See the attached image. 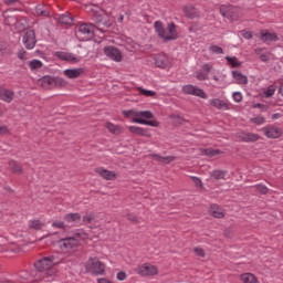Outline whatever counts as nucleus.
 Returning <instances> with one entry per match:
<instances>
[{
  "instance_id": "1a4fd4ad",
  "label": "nucleus",
  "mask_w": 283,
  "mask_h": 283,
  "mask_svg": "<svg viewBox=\"0 0 283 283\" xmlns=\"http://www.w3.org/2000/svg\"><path fill=\"white\" fill-rule=\"evenodd\" d=\"M182 92L184 94H188L190 96H198L199 98H208L207 93H205V90L199 88L191 84L182 86Z\"/></svg>"
},
{
  "instance_id": "6ab92c4d",
  "label": "nucleus",
  "mask_w": 283,
  "mask_h": 283,
  "mask_svg": "<svg viewBox=\"0 0 283 283\" xmlns=\"http://www.w3.org/2000/svg\"><path fill=\"white\" fill-rule=\"evenodd\" d=\"M209 103L212 107H216V109H223V111L231 109L230 104L227 103L226 101L220 99V98H212V99L209 101Z\"/></svg>"
},
{
  "instance_id": "aec40b11",
  "label": "nucleus",
  "mask_w": 283,
  "mask_h": 283,
  "mask_svg": "<svg viewBox=\"0 0 283 283\" xmlns=\"http://www.w3.org/2000/svg\"><path fill=\"white\" fill-rule=\"evenodd\" d=\"M239 138L242 140V143H256V140L260 138V135L255 133L242 132L239 134Z\"/></svg>"
},
{
  "instance_id": "9d476101",
  "label": "nucleus",
  "mask_w": 283,
  "mask_h": 283,
  "mask_svg": "<svg viewBox=\"0 0 283 283\" xmlns=\"http://www.w3.org/2000/svg\"><path fill=\"white\" fill-rule=\"evenodd\" d=\"M22 41L27 50H34V46L36 45V33H34V30L27 31Z\"/></svg>"
},
{
  "instance_id": "e2e57ef3",
  "label": "nucleus",
  "mask_w": 283,
  "mask_h": 283,
  "mask_svg": "<svg viewBox=\"0 0 283 283\" xmlns=\"http://www.w3.org/2000/svg\"><path fill=\"white\" fill-rule=\"evenodd\" d=\"M170 118H175L176 120H178V123L180 125H182V123H185V118L180 117V115L172 114V115H170Z\"/></svg>"
},
{
  "instance_id": "a878e982",
  "label": "nucleus",
  "mask_w": 283,
  "mask_h": 283,
  "mask_svg": "<svg viewBox=\"0 0 283 283\" xmlns=\"http://www.w3.org/2000/svg\"><path fill=\"white\" fill-rule=\"evenodd\" d=\"M240 280L243 283H260V280H258V276H255V274L251 272L240 274Z\"/></svg>"
},
{
  "instance_id": "473e14b6",
  "label": "nucleus",
  "mask_w": 283,
  "mask_h": 283,
  "mask_svg": "<svg viewBox=\"0 0 283 283\" xmlns=\"http://www.w3.org/2000/svg\"><path fill=\"white\" fill-rule=\"evenodd\" d=\"M35 13L38 17H50V8L39 4L35 7Z\"/></svg>"
},
{
  "instance_id": "774afa93",
  "label": "nucleus",
  "mask_w": 283,
  "mask_h": 283,
  "mask_svg": "<svg viewBox=\"0 0 283 283\" xmlns=\"http://www.w3.org/2000/svg\"><path fill=\"white\" fill-rule=\"evenodd\" d=\"M279 94L283 96V84H281L279 87Z\"/></svg>"
},
{
  "instance_id": "b1692460",
  "label": "nucleus",
  "mask_w": 283,
  "mask_h": 283,
  "mask_svg": "<svg viewBox=\"0 0 283 283\" xmlns=\"http://www.w3.org/2000/svg\"><path fill=\"white\" fill-rule=\"evenodd\" d=\"M106 129H108L109 134H113L114 136H119V134H123L125 132V128L120 125H115L112 122H107L105 124Z\"/></svg>"
},
{
  "instance_id": "4be33fe9",
  "label": "nucleus",
  "mask_w": 283,
  "mask_h": 283,
  "mask_svg": "<svg viewBox=\"0 0 283 283\" xmlns=\"http://www.w3.org/2000/svg\"><path fill=\"white\" fill-rule=\"evenodd\" d=\"M39 84L43 90H54V77L46 75L39 80Z\"/></svg>"
},
{
  "instance_id": "f03ea898",
  "label": "nucleus",
  "mask_w": 283,
  "mask_h": 283,
  "mask_svg": "<svg viewBox=\"0 0 283 283\" xmlns=\"http://www.w3.org/2000/svg\"><path fill=\"white\" fill-rule=\"evenodd\" d=\"M155 32L157 33V36L164 41V43H167L169 41H176L178 39V27L176 23L170 22L167 24V28L163 25L161 21H156L154 23Z\"/></svg>"
},
{
  "instance_id": "ea45409f",
  "label": "nucleus",
  "mask_w": 283,
  "mask_h": 283,
  "mask_svg": "<svg viewBox=\"0 0 283 283\" xmlns=\"http://www.w3.org/2000/svg\"><path fill=\"white\" fill-rule=\"evenodd\" d=\"M137 90L142 96H146L147 98H154V96H156V92L154 91L145 90L143 87H138Z\"/></svg>"
},
{
  "instance_id": "f257e3e1",
  "label": "nucleus",
  "mask_w": 283,
  "mask_h": 283,
  "mask_svg": "<svg viewBox=\"0 0 283 283\" xmlns=\"http://www.w3.org/2000/svg\"><path fill=\"white\" fill-rule=\"evenodd\" d=\"M56 264H59V261L54 255L44 256L38 260L34 263L38 280L43 282H52V280H54V275H56Z\"/></svg>"
},
{
  "instance_id": "4c0bfd02",
  "label": "nucleus",
  "mask_w": 283,
  "mask_h": 283,
  "mask_svg": "<svg viewBox=\"0 0 283 283\" xmlns=\"http://www.w3.org/2000/svg\"><path fill=\"white\" fill-rule=\"evenodd\" d=\"M64 220L69 223L71 222H78V220H81V213L78 212H75V213H67L65 217H64Z\"/></svg>"
},
{
  "instance_id": "4468645a",
  "label": "nucleus",
  "mask_w": 283,
  "mask_h": 283,
  "mask_svg": "<svg viewBox=\"0 0 283 283\" xmlns=\"http://www.w3.org/2000/svg\"><path fill=\"white\" fill-rule=\"evenodd\" d=\"M92 21H94V23H97V25H109V22L107 21V15L103 13V11H92Z\"/></svg>"
},
{
  "instance_id": "5701e85b",
  "label": "nucleus",
  "mask_w": 283,
  "mask_h": 283,
  "mask_svg": "<svg viewBox=\"0 0 283 283\" xmlns=\"http://www.w3.org/2000/svg\"><path fill=\"white\" fill-rule=\"evenodd\" d=\"M128 129L132 134H136L137 136H144V138H151V133H149V129L147 128L129 126Z\"/></svg>"
},
{
  "instance_id": "5fc2aeb1",
  "label": "nucleus",
  "mask_w": 283,
  "mask_h": 283,
  "mask_svg": "<svg viewBox=\"0 0 283 283\" xmlns=\"http://www.w3.org/2000/svg\"><path fill=\"white\" fill-rule=\"evenodd\" d=\"M6 134H10V128L7 125H0V136H6Z\"/></svg>"
},
{
  "instance_id": "69168bd1",
  "label": "nucleus",
  "mask_w": 283,
  "mask_h": 283,
  "mask_svg": "<svg viewBox=\"0 0 283 283\" xmlns=\"http://www.w3.org/2000/svg\"><path fill=\"white\" fill-rule=\"evenodd\" d=\"M97 283H114V282H112V281H109L107 279H98Z\"/></svg>"
},
{
  "instance_id": "f704fd0d",
  "label": "nucleus",
  "mask_w": 283,
  "mask_h": 283,
  "mask_svg": "<svg viewBox=\"0 0 283 283\" xmlns=\"http://www.w3.org/2000/svg\"><path fill=\"white\" fill-rule=\"evenodd\" d=\"M45 227L41 220H31L29 222V229H33V231H41Z\"/></svg>"
},
{
  "instance_id": "bb28decb",
  "label": "nucleus",
  "mask_w": 283,
  "mask_h": 283,
  "mask_svg": "<svg viewBox=\"0 0 283 283\" xmlns=\"http://www.w3.org/2000/svg\"><path fill=\"white\" fill-rule=\"evenodd\" d=\"M227 170L216 169L210 171L211 180H227Z\"/></svg>"
},
{
  "instance_id": "393cba45",
  "label": "nucleus",
  "mask_w": 283,
  "mask_h": 283,
  "mask_svg": "<svg viewBox=\"0 0 283 283\" xmlns=\"http://www.w3.org/2000/svg\"><path fill=\"white\" fill-rule=\"evenodd\" d=\"M232 77L238 85H247V83H249L247 75L242 74L240 71H232Z\"/></svg>"
},
{
  "instance_id": "7c9ffc66",
  "label": "nucleus",
  "mask_w": 283,
  "mask_h": 283,
  "mask_svg": "<svg viewBox=\"0 0 283 283\" xmlns=\"http://www.w3.org/2000/svg\"><path fill=\"white\" fill-rule=\"evenodd\" d=\"M59 23L61 25H72L74 23V18H72V14L64 13L59 17Z\"/></svg>"
},
{
  "instance_id": "680f3d73",
  "label": "nucleus",
  "mask_w": 283,
  "mask_h": 283,
  "mask_svg": "<svg viewBox=\"0 0 283 283\" xmlns=\"http://www.w3.org/2000/svg\"><path fill=\"white\" fill-rule=\"evenodd\" d=\"M117 280H119V282H123V281L127 280V273L118 272L117 273Z\"/></svg>"
},
{
  "instance_id": "f3484780",
  "label": "nucleus",
  "mask_w": 283,
  "mask_h": 283,
  "mask_svg": "<svg viewBox=\"0 0 283 283\" xmlns=\"http://www.w3.org/2000/svg\"><path fill=\"white\" fill-rule=\"evenodd\" d=\"M67 78H81L85 74V69H67L63 72Z\"/></svg>"
},
{
  "instance_id": "412c9836",
  "label": "nucleus",
  "mask_w": 283,
  "mask_h": 283,
  "mask_svg": "<svg viewBox=\"0 0 283 283\" xmlns=\"http://www.w3.org/2000/svg\"><path fill=\"white\" fill-rule=\"evenodd\" d=\"M155 65L161 70H165V67L169 65V57H167L165 53L157 54L155 56Z\"/></svg>"
},
{
  "instance_id": "e433bc0d",
  "label": "nucleus",
  "mask_w": 283,
  "mask_h": 283,
  "mask_svg": "<svg viewBox=\"0 0 283 283\" xmlns=\"http://www.w3.org/2000/svg\"><path fill=\"white\" fill-rule=\"evenodd\" d=\"M56 87H67V81L63 77H53V90Z\"/></svg>"
},
{
  "instance_id": "de8ad7c7",
  "label": "nucleus",
  "mask_w": 283,
  "mask_h": 283,
  "mask_svg": "<svg viewBox=\"0 0 283 283\" xmlns=\"http://www.w3.org/2000/svg\"><path fill=\"white\" fill-rule=\"evenodd\" d=\"M210 52H212V54H224V50L218 45H211Z\"/></svg>"
},
{
  "instance_id": "6e6d98bb",
  "label": "nucleus",
  "mask_w": 283,
  "mask_h": 283,
  "mask_svg": "<svg viewBox=\"0 0 283 283\" xmlns=\"http://www.w3.org/2000/svg\"><path fill=\"white\" fill-rule=\"evenodd\" d=\"M232 98L233 101H235V103H242V93L240 92L233 93Z\"/></svg>"
},
{
  "instance_id": "09e8293b",
  "label": "nucleus",
  "mask_w": 283,
  "mask_h": 283,
  "mask_svg": "<svg viewBox=\"0 0 283 283\" xmlns=\"http://www.w3.org/2000/svg\"><path fill=\"white\" fill-rule=\"evenodd\" d=\"M83 222L85 224H92L94 222V213H90L83 217Z\"/></svg>"
},
{
  "instance_id": "7ed1b4c3",
  "label": "nucleus",
  "mask_w": 283,
  "mask_h": 283,
  "mask_svg": "<svg viewBox=\"0 0 283 283\" xmlns=\"http://www.w3.org/2000/svg\"><path fill=\"white\" fill-rule=\"evenodd\" d=\"M154 118V113L150 111H140L135 114L132 123H137L138 125H148L149 127H160V123Z\"/></svg>"
},
{
  "instance_id": "72a5a7b5",
  "label": "nucleus",
  "mask_w": 283,
  "mask_h": 283,
  "mask_svg": "<svg viewBox=\"0 0 283 283\" xmlns=\"http://www.w3.org/2000/svg\"><path fill=\"white\" fill-rule=\"evenodd\" d=\"M201 153L203 154V156H209V158H213V156H220V154H222V150L206 148V149H202Z\"/></svg>"
},
{
  "instance_id": "4d7b16f0",
  "label": "nucleus",
  "mask_w": 283,
  "mask_h": 283,
  "mask_svg": "<svg viewBox=\"0 0 283 283\" xmlns=\"http://www.w3.org/2000/svg\"><path fill=\"white\" fill-rule=\"evenodd\" d=\"M191 180H192V182H193V185H195L196 187H200V188L203 187L202 180H201L200 178H198V177H191Z\"/></svg>"
},
{
  "instance_id": "13d9d810",
  "label": "nucleus",
  "mask_w": 283,
  "mask_h": 283,
  "mask_svg": "<svg viewBox=\"0 0 283 283\" xmlns=\"http://www.w3.org/2000/svg\"><path fill=\"white\" fill-rule=\"evenodd\" d=\"M273 94H275V87H273V86L268 87V90L265 91L266 98H271V96H273Z\"/></svg>"
},
{
  "instance_id": "49530a36",
  "label": "nucleus",
  "mask_w": 283,
  "mask_h": 283,
  "mask_svg": "<svg viewBox=\"0 0 283 283\" xmlns=\"http://www.w3.org/2000/svg\"><path fill=\"white\" fill-rule=\"evenodd\" d=\"M127 220H129V222H133L134 224H139L140 220H138V217L134 213H128L126 214Z\"/></svg>"
},
{
  "instance_id": "a18cd8bd",
  "label": "nucleus",
  "mask_w": 283,
  "mask_h": 283,
  "mask_svg": "<svg viewBox=\"0 0 283 283\" xmlns=\"http://www.w3.org/2000/svg\"><path fill=\"white\" fill-rule=\"evenodd\" d=\"M52 227L54 229H63V230L67 229V226L63 221H53Z\"/></svg>"
},
{
  "instance_id": "cd10ccee",
  "label": "nucleus",
  "mask_w": 283,
  "mask_h": 283,
  "mask_svg": "<svg viewBox=\"0 0 283 283\" xmlns=\"http://www.w3.org/2000/svg\"><path fill=\"white\" fill-rule=\"evenodd\" d=\"M260 39L263 41V43H269V41H280V38H277L276 33L265 31H261Z\"/></svg>"
},
{
  "instance_id": "8fccbe9b",
  "label": "nucleus",
  "mask_w": 283,
  "mask_h": 283,
  "mask_svg": "<svg viewBox=\"0 0 283 283\" xmlns=\"http://www.w3.org/2000/svg\"><path fill=\"white\" fill-rule=\"evenodd\" d=\"M136 114H138V112L129 109V111H123V116H125L126 118H129L133 116V118H136Z\"/></svg>"
},
{
  "instance_id": "39448f33",
  "label": "nucleus",
  "mask_w": 283,
  "mask_h": 283,
  "mask_svg": "<svg viewBox=\"0 0 283 283\" xmlns=\"http://www.w3.org/2000/svg\"><path fill=\"white\" fill-rule=\"evenodd\" d=\"M86 271L92 275H103L105 273V265L98 258L91 256L86 263Z\"/></svg>"
},
{
  "instance_id": "58836bf2",
  "label": "nucleus",
  "mask_w": 283,
  "mask_h": 283,
  "mask_svg": "<svg viewBox=\"0 0 283 283\" xmlns=\"http://www.w3.org/2000/svg\"><path fill=\"white\" fill-rule=\"evenodd\" d=\"M29 67L32 71L41 70V67H43V62H41V60H32L29 62Z\"/></svg>"
},
{
  "instance_id": "f8f14e48",
  "label": "nucleus",
  "mask_w": 283,
  "mask_h": 283,
  "mask_svg": "<svg viewBox=\"0 0 283 283\" xmlns=\"http://www.w3.org/2000/svg\"><path fill=\"white\" fill-rule=\"evenodd\" d=\"M54 56H56V59H60V61H66L67 63H78L81 61V59L74 55V53L63 51H56L54 53Z\"/></svg>"
},
{
  "instance_id": "2f4dec72",
  "label": "nucleus",
  "mask_w": 283,
  "mask_h": 283,
  "mask_svg": "<svg viewBox=\"0 0 283 283\" xmlns=\"http://www.w3.org/2000/svg\"><path fill=\"white\" fill-rule=\"evenodd\" d=\"M9 168L12 174H18V176H21V174H23V167H21L19 163H17V160H10Z\"/></svg>"
},
{
  "instance_id": "423d86ee",
  "label": "nucleus",
  "mask_w": 283,
  "mask_h": 283,
  "mask_svg": "<svg viewBox=\"0 0 283 283\" xmlns=\"http://www.w3.org/2000/svg\"><path fill=\"white\" fill-rule=\"evenodd\" d=\"M81 244V241L76 239V237H67L59 240V247L61 251H72V249H76Z\"/></svg>"
},
{
  "instance_id": "603ef678",
  "label": "nucleus",
  "mask_w": 283,
  "mask_h": 283,
  "mask_svg": "<svg viewBox=\"0 0 283 283\" xmlns=\"http://www.w3.org/2000/svg\"><path fill=\"white\" fill-rule=\"evenodd\" d=\"M193 251L196 255H198V258H205L207 255V253L205 252V249L202 248H195Z\"/></svg>"
},
{
  "instance_id": "20e7f679",
  "label": "nucleus",
  "mask_w": 283,
  "mask_h": 283,
  "mask_svg": "<svg viewBox=\"0 0 283 283\" xmlns=\"http://www.w3.org/2000/svg\"><path fill=\"white\" fill-rule=\"evenodd\" d=\"M96 27L92 23H80L75 27V35L78 41H90L94 36Z\"/></svg>"
},
{
  "instance_id": "864d4df0",
  "label": "nucleus",
  "mask_w": 283,
  "mask_h": 283,
  "mask_svg": "<svg viewBox=\"0 0 283 283\" xmlns=\"http://www.w3.org/2000/svg\"><path fill=\"white\" fill-rule=\"evenodd\" d=\"M202 70L206 72V74H210L211 70H213V64L206 63L202 65Z\"/></svg>"
},
{
  "instance_id": "c85d7f7f",
  "label": "nucleus",
  "mask_w": 283,
  "mask_h": 283,
  "mask_svg": "<svg viewBox=\"0 0 283 283\" xmlns=\"http://www.w3.org/2000/svg\"><path fill=\"white\" fill-rule=\"evenodd\" d=\"M149 156L156 160V163H165L166 165H169V163H174V160H176V157L174 156L163 157L156 154H150Z\"/></svg>"
},
{
  "instance_id": "052dcab7",
  "label": "nucleus",
  "mask_w": 283,
  "mask_h": 283,
  "mask_svg": "<svg viewBox=\"0 0 283 283\" xmlns=\"http://www.w3.org/2000/svg\"><path fill=\"white\" fill-rule=\"evenodd\" d=\"M197 78L198 81H207L208 76L206 73H202L201 71L197 72Z\"/></svg>"
},
{
  "instance_id": "6e6552de",
  "label": "nucleus",
  "mask_w": 283,
  "mask_h": 283,
  "mask_svg": "<svg viewBox=\"0 0 283 283\" xmlns=\"http://www.w3.org/2000/svg\"><path fill=\"white\" fill-rule=\"evenodd\" d=\"M104 54L111 61H115V63H120V61H123V53L116 46H105Z\"/></svg>"
},
{
  "instance_id": "2eb2a0df",
  "label": "nucleus",
  "mask_w": 283,
  "mask_h": 283,
  "mask_svg": "<svg viewBox=\"0 0 283 283\" xmlns=\"http://www.w3.org/2000/svg\"><path fill=\"white\" fill-rule=\"evenodd\" d=\"M95 174L101 176L104 180H116V172L107 170L103 167L95 168Z\"/></svg>"
},
{
  "instance_id": "9b49d317",
  "label": "nucleus",
  "mask_w": 283,
  "mask_h": 283,
  "mask_svg": "<svg viewBox=\"0 0 283 283\" xmlns=\"http://www.w3.org/2000/svg\"><path fill=\"white\" fill-rule=\"evenodd\" d=\"M182 12L186 19H200V11L191 3L184 6Z\"/></svg>"
},
{
  "instance_id": "338daca9",
  "label": "nucleus",
  "mask_w": 283,
  "mask_h": 283,
  "mask_svg": "<svg viewBox=\"0 0 283 283\" xmlns=\"http://www.w3.org/2000/svg\"><path fill=\"white\" fill-rule=\"evenodd\" d=\"M277 118H282V114L275 113V114L272 115V120H275Z\"/></svg>"
},
{
  "instance_id": "bf43d9fd",
  "label": "nucleus",
  "mask_w": 283,
  "mask_h": 283,
  "mask_svg": "<svg viewBox=\"0 0 283 283\" xmlns=\"http://www.w3.org/2000/svg\"><path fill=\"white\" fill-rule=\"evenodd\" d=\"M242 38L247 39L248 41L253 39V33H251L250 31H241Z\"/></svg>"
},
{
  "instance_id": "c03bdc74",
  "label": "nucleus",
  "mask_w": 283,
  "mask_h": 283,
  "mask_svg": "<svg viewBox=\"0 0 283 283\" xmlns=\"http://www.w3.org/2000/svg\"><path fill=\"white\" fill-rule=\"evenodd\" d=\"M255 190L259 191V193H261L262 196H266V193H269V189L264 185H256Z\"/></svg>"
},
{
  "instance_id": "0eeeda50",
  "label": "nucleus",
  "mask_w": 283,
  "mask_h": 283,
  "mask_svg": "<svg viewBox=\"0 0 283 283\" xmlns=\"http://www.w3.org/2000/svg\"><path fill=\"white\" fill-rule=\"evenodd\" d=\"M136 273L142 277L154 276V275H158V268L149 263H144L137 266Z\"/></svg>"
},
{
  "instance_id": "79ce46f5",
  "label": "nucleus",
  "mask_w": 283,
  "mask_h": 283,
  "mask_svg": "<svg viewBox=\"0 0 283 283\" xmlns=\"http://www.w3.org/2000/svg\"><path fill=\"white\" fill-rule=\"evenodd\" d=\"M250 123H253L254 125H264V123H266V118H264L263 116H256L254 118L250 119Z\"/></svg>"
},
{
  "instance_id": "a19ab883",
  "label": "nucleus",
  "mask_w": 283,
  "mask_h": 283,
  "mask_svg": "<svg viewBox=\"0 0 283 283\" xmlns=\"http://www.w3.org/2000/svg\"><path fill=\"white\" fill-rule=\"evenodd\" d=\"M220 14H222V17H226L227 19H229V17H231V7L229 6H221L220 9Z\"/></svg>"
},
{
  "instance_id": "c756f323",
  "label": "nucleus",
  "mask_w": 283,
  "mask_h": 283,
  "mask_svg": "<svg viewBox=\"0 0 283 283\" xmlns=\"http://www.w3.org/2000/svg\"><path fill=\"white\" fill-rule=\"evenodd\" d=\"M210 214L213 218H224V211L216 203L210 206Z\"/></svg>"
},
{
  "instance_id": "c9c22d12",
  "label": "nucleus",
  "mask_w": 283,
  "mask_h": 283,
  "mask_svg": "<svg viewBox=\"0 0 283 283\" xmlns=\"http://www.w3.org/2000/svg\"><path fill=\"white\" fill-rule=\"evenodd\" d=\"M226 61L231 65V67H242V62L235 56H226Z\"/></svg>"
},
{
  "instance_id": "37998d69",
  "label": "nucleus",
  "mask_w": 283,
  "mask_h": 283,
  "mask_svg": "<svg viewBox=\"0 0 283 283\" xmlns=\"http://www.w3.org/2000/svg\"><path fill=\"white\" fill-rule=\"evenodd\" d=\"M17 56L20 59V61H28V51H25V49H20Z\"/></svg>"
},
{
  "instance_id": "ddd939ff",
  "label": "nucleus",
  "mask_w": 283,
  "mask_h": 283,
  "mask_svg": "<svg viewBox=\"0 0 283 283\" xmlns=\"http://www.w3.org/2000/svg\"><path fill=\"white\" fill-rule=\"evenodd\" d=\"M262 132L266 138H280L282 136V129L275 126H265Z\"/></svg>"
},
{
  "instance_id": "a211bd4d",
  "label": "nucleus",
  "mask_w": 283,
  "mask_h": 283,
  "mask_svg": "<svg viewBox=\"0 0 283 283\" xmlns=\"http://www.w3.org/2000/svg\"><path fill=\"white\" fill-rule=\"evenodd\" d=\"M254 53L256 54V56H259L262 63H269V61H271V52L264 48H256L254 50Z\"/></svg>"
},
{
  "instance_id": "3c124183",
  "label": "nucleus",
  "mask_w": 283,
  "mask_h": 283,
  "mask_svg": "<svg viewBox=\"0 0 283 283\" xmlns=\"http://www.w3.org/2000/svg\"><path fill=\"white\" fill-rule=\"evenodd\" d=\"M76 240H86L87 238V233H85V231L83 230H78V232L75 233Z\"/></svg>"
},
{
  "instance_id": "dca6fc26",
  "label": "nucleus",
  "mask_w": 283,
  "mask_h": 283,
  "mask_svg": "<svg viewBox=\"0 0 283 283\" xmlns=\"http://www.w3.org/2000/svg\"><path fill=\"white\" fill-rule=\"evenodd\" d=\"M0 101L12 103L14 101V91L0 86Z\"/></svg>"
},
{
  "instance_id": "0e129e2a",
  "label": "nucleus",
  "mask_w": 283,
  "mask_h": 283,
  "mask_svg": "<svg viewBox=\"0 0 283 283\" xmlns=\"http://www.w3.org/2000/svg\"><path fill=\"white\" fill-rule=\"evenodd\" d=\"M17 1H19V0H6L4 3L7 6H14V3H17Z\"/></svg>"
}]
</instances>
